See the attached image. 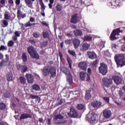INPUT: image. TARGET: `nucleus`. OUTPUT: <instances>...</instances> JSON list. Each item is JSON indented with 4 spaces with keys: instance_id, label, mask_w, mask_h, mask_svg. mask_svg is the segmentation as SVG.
I'll return each instance as SVG.
<instances>
[{
    "instance_id": "1",
    "label": "nucleus",
    "mask_w": 125,
    "mask_h": 125,
    "mask_svg": "<svg viewBox=\"0 0 125 125\" xmlns=\"http://www.w3.org/2000/svg\"><path fill=\"white\" fill-rule=\"evenodd\" d=\"M42 73L45 77L50 75V79H53L56 77V69L52 66H46L42 69Z\"/></svg>"
},
{
    "instance_id": "2",
    "label": "nucleus",
    "mask_w": 125,
    "mask_h": 125,
    "mask_svg": "<svg viewBox=\"0 0 125 125\" xmlns=\"http://www.w3.org/2000/svg\"><path fill=\"white\" fill-rule=\"evenodd\" d=\"M117 67H123L125 65V56L123 54H118L114 57Z\"/></svg>"
},
{
    "instance_id": "3",
    "label": "nucleus",
    "mask_w": 125,
    "mask_h": 125,
    "mask_svg": "<svg viewBox=\"0 0 125 125\" xmlns=\"http://www.w3.org/2000/svg\"><path fill=\"white\" fill-rule=\"evenodd\" d=\"M27 52H28L30 57L33 59L39 60L40 59V55L38 53L36 49L33 46H29L27 48Z\"/></svg>"
},
{
    "instance_id": "4",
    "label": "nucleus",
    "mask_w": 125,
    "mask_h": 125,
    "mask_svg": "<svg viewBox=\"0 0 125 125\" xmlns=\"http://www.w3.org/2000/svg\"><path fill=\"white\" fill-rule=\"evenodd\" d=\"M99 71L103 76H105L108 73V66L104 62H101L99 67Z\"/></svg>"
},
{
    "instance_id": "5",
    "label": "nucleus",
    "mask_w": 125,
    "mask_h": 125,
    "mask_svg": "<svg viewBox=\"0 0 125 125\" xmlns=\"http://www.w3.org/2000/svg\"><path fill=\"white\" fill-rule=\"evenodd\" d=\"M87 121L90 124V125H94L97 122L98 119V116L95 113L93 112L91 114L90 118L86 117Z\"/></svg>"
},
{
    "instance_id": "6",
    "label": "nucleus",
    "mask_w": 125,
    "mask_h": 125,
    "mask_svg": "<svg viewBox=\"0 0 125 125\" xmlns=\"http://www.w3.org/2000/svg\"><path fill=\"white\" fill-rule=\"evenodd\" d=\"M120 32V28L113 30L109 36L110 41H116L117 40L116 36H119Z\"/></svg>"
},
{
    "instance_id": "7",
    "label": "nucleus",
    "mask_w": 125,
    "mask_h": 125,
    "mask_svg": "<svg viewBox=\"0 0 125 125\" xmlns=\"http://www.w3.org/2000/svg\"><path fill=\"white\" fill-rule=\"evenodd\" d=\"M102 83L103 86L105 87H110L111 84L113 83V81L111 78H108L107 77H104L102 79Z\"/></svg>"
},
{
    "instance_id": "8",
    "label": "nucleus",
    "mask_w": 125,
    "mask_h": 125,
    "mask_svg": "<svg viewBox=\"0 0 125 125\" xmlns=\"http://www.w3.org/2000/svg\"><path fill=\"white\" fill-rule=\"evenodd\" d=\"M79 77L81 81H84V80H85V78L86 82H89V81H90V76L85 72L81 71L79 74Z\"/></svg>"
},
{
    "instance_id": "9",
    "label": "nucleus",
    "mask_w": 125,
    "mask_h": 125,
    "mask_svg": "<svg viewBox=\"0 0 125 125\" xmlns=\"http://www.w3.org/2000/svg\"><path fill=\"white\" fill-rule=\"evenodd\" d=\"M91 105L93 108L99 109L102 106V103L99 100H96L91 102Z\"/></svg>"
},
{
    "instance_id": "10",
    "label": "nucleus",
    "mask_w": 125,
    "mask_h": 125,
    "mask_svg": "<svg viewBox=\"0 0 125 125\" xmlns=\"http://www.w3.org/2000/svg\"><path fill=\"white\" fill-rule=\"evenodd\" d=\"M103 115L104 119L108 120L112 117V111H111L109 109H105L103 111Z\"/></svg>"
},
{
    "instance_id": "11",
    "label": "nucleus",
    "mask_w": 125,
    "mask_h": 125,
    "mask_svg": "<svg viewBox=\"0 0 125 125\" xmlns=\"http://www.w3.org/2000/svg\"><path fill=\"white\" fill-rule=\"evenodd\" d=\"M79 19H80L79 14L75 13L71 16L70 23H72V24H77L79 22Z\"/></svg>"
},
{
    "instance_id": "12",
    "label": "nucleus",
    "mask_w": 125,
    "mask_h": 125,
    "mask_svg": "<svg viewBox=\"0 0 125 125\" xmlns=\"http://www.w3.org/2000/svg\"><path fill=\"white\" fill-rule=\"evenodd\" d=\"M67 115L70 118H77V117H78V112H77V111H76L75 109L71 108Z\"/></svg>"
},
{
    "instance_id": "13",
    "label": "nucleus",
    "mask_w": 125,
    "mask_h": 125,
    "mask_svg": "<svg viewBox=\"0 0 125 125\" xmlns=\"http://www.w3.org/2000/svg\"><path fill=\"white\" fill-rule=\"evenodd\" d=\"M112 80L115 83H116V84H121V83L123 82V79H122V77L118 75H115L113 76Z\"/></svg>"
},
{
    "instance_id": "14",
    "label": "nucleus",
    "mask_w": 125,
    "mask_h": 125,
    "mask_svg": "<svg viewBox=\"0 0 125 125\" xmlns=\"http://www.w3.org/2000/svg\"><path fill=\"white\" fill-rule=\"evenodd\" d=\"M25 78L27 80V83H34V77L33 76V75L29 74H26L25 75Z\"/></svg>"
},
{
    "instance_id": "15",
    "label": "nucleus",
    "mask_w": 125,
    "mask_h": 125,
    "mask_svg": "<svg viewBox=\"0 0 125 125\" xmlns=\"http://www.w3.org/2000/svg\"><path fill=\"white\" fill-rule=\"evenodd\" d=\"M78 67L83 70V71H86V68L87 67V63L85 62H81L78 64Z\"/></svg>"
},
{
    "instance_id": "16",
    "label": "nucleus",
    "mask_w": 125,
    "mask_h": 125,
    "mask_svg": "<svg viewBox=\"0 0 125 125\" xmlns=\"http://www.w3.org/2000/svg\"><path fill=\"white\" fill-rule=\"evenodd\" d=\"M32 119V115L28 113H23L21 114V116L20 117V121H22V120H25L26 119Z\"/></svg>"
},
{
    "instance_id": "17",
    "label": "nucleus",
    "mask_w": 125,
    "mask_h": 125,
    "mask_svg": "<svg viewBox=\"0 0 125 125\" xmlns=\"http://www.w3.org/2000/svg\"><path fill=\"white\" fill-rule=\"evenodd\" d=\"M91 92V90H86V93L85 94L84 96V99L86 101H88V100H90L91 99V94L90 93Z\"/></svg>"
},
{
    "instance_id": "18",
    "label": "nucleus",
    "mask_w": 125,
    "mask_h": 125,
    "mask_svg": "<svg viewBox=\"0 0 125 125\" xmlns=\"http://www.w3.org/2000/svg\"><path fill=\"white\" fill-rule=\"evenodd\" d=\"M87 55L89 59H96V58H97V56L94 52L88 51L87 52Z\"/></svg>"
},
{
    "instance_id": "19",
    "label": "nucleus",
    "mask_w": 125,
    "mask_h": 125,
    "mask_svg": "<svg viewBox=\"0 0 125 125\" xmlns=\"http://www.w3.org/2000/svg\"><path fill=\"white\" fill-rule=\"evenodd\" d=\"M73 43L75 48H78L81 44V41L79 39H74L73 40Z\"/></svg>"
},
{
    "instance_id": "20",
    "label": "nucleus",
    "mask_w": 125,
    "mask_h": 125,
    "mask_svg": "<svg viewBox=\"0 0 125 125\" xmlns=\"http://www.w3.org/2000/svg\"><path fill=\"white\" fill-rule=\"evenodd\" d=\"M73 33L76 37H82L83 36V31L80 29L74 30Z\"/></svg>"
},
{
    "instance_id": "21",
    "label": "nucleus",
    "mask_w": 125,
    "mask_h": 125,
    "mask_svg": "<svg viewBox=\"0 0 125 125\" xmlns=\"http://www.w3.org/2000/svg\"><path fill=\"white\" fill-rule=\"evenodd\" d=\"M67 82L70 85L73 83V77L70 73L67 74Z\"/></svg>"
},
{
    "instance_id": "22",
    "label": "nucleus",
    "mask_w": 125,
    "mask_h": 125,
    "mask_svg": "<svg viewBox=\"0 0 125 125\" xmlns=\"http://www.w3.org/2000/svg\"><path fill=\"white\" fill-rule=\"evenodd\" d=\"M13 79V74L10 72L6 74V80L8 82H11Z\"/></svg>"
},
{
    "instance_id": "23",
    "label": "nucleus",
    "mask_w": 125,
    "mask_h": 125,
    "mask_svg": "<svg viewBox=\"0 0 125 125\" xmlns=\"http://www.w3.org/2000/svg\"><path fill=\"white\" fill-rule=\"evenodd\" d=\"M90 46V45H89V44L87 43H84L82 45L83 51H86V50H87L88 48H89Z\"/></svg>"
},
{
    "instance_id": "24",
    "label": "nucleus",
    "mask_w": 125,
    "mask_h": 125,
    "mask_svg": "<svg viewBox=\"0 0 125 125\" xmlns=\"http://www.w3.org/2000/svg\"><path fill=\"white\" fill-rule=\"evenodd\" d=\"M32 89L33 90H36V91H39V90H41V87H40V85L35 84L32 85Z\"/></svg>"
},
{
    "instance_id": "25",
    "label": "nucleus",
    "mask_w": 125,
    "mask_h": 125,
    "mask_svg": "<svg viewBox=\"0 0 125 125\" xmlns=\"http://www.w3.org/2000/svg\"><path fill=\"white\" fill-rule=\"evenodd\" d=\"M49 33L47 31H43L42 32V37L44 39H49Z\"/></svg>"
},
{
    "instance_id": "26",
    "label": "nucleus",
    "mask_w": 125,
    "mask_h": 125,
    "mask_svg": "<svg viewBox=\"0 0 125 125\" xmlns=\"http://www.w3.org/2000/svg\"><path fill=\"white\" fill-rule=\"evenodd\" d=\"M5 62L8 64V66H10V60H9V55L6 54L5 55Z\"/></svg>"
},
{
    "instance_id": "27",
    "label": "nucleus",
    "mask_w": 125,
    "mask_h": 125,
    "mask_svg": "<svg viewBox=\"0 0 125 125\" xmlns=\"http://www.w3.org/2000/svg\"><path fill=\"white\" fill-rule=\"evenodd\" d=\"M66 60L68 63L69 67L70 69H72V60L69 56H67L66 57Z\"/></svg>"
},
{
    "instance_id": "28",
    "label": "nucleus",
    "mask_w": 125,
    "mask_h": 125,
    "mask_svg": "<svg viewBox=\"0 0 125 125\" xmlns=\"http://www.w3.org/2000/svg\"><path fill=\"white\" fill-rule=\"evenodd\" d=\"M32 36L33 38H35V39H38V38H40L41 37V33L38 32H34L33 33Z\"/></svg>"
},
{
    "instance_id": "29",
    "label": "nucleus",
    "mask_w": 125,
    "mask_h": 125,
    "mask_svg": "<svg viewBox=\"0 0 125 125\" xmlns=\"http://www.w3.org/2000/svg\"><path fill=\"white\" fill-rule=\"evenodd\" d=\"M63 119H64V116L61 114H58L54 117V120L57 121V120H63Z\"/></svg>"
},
{
    "instance_id": "30",
    "label": "nucleus",
    "mask_w": 125,
    "mask_h": 125,
    "mask_svg": "<svg viewBox=\"0 0 125 125\" xmlns=\"http://www.w3.org/2000/svg\"><path fill=\"white\" fill-rule=\"evenodd\" d=\"M19 80H20L21 84H25V83H26V79H25V77L21 76L19 78Z\"/></svg>"
},
{
    "instance_id": "31",
    "label": "nucleus",
    "mask_w": 125,
    "mask_h": 125,
    "mask_svg": "<svg viewBox=\"0 0 125 125\" xmlns=\"http://www.w3.org/2000/svg\"><path fill=\"white\" fill-rule=\"evenodd\" d=\"M83 41L84 42H87V41H90L92 40V37L91 36H85L83 39Z\"/></svg>"
},
{
    "instance_id": "32",
    "label": "nucleus",
    "mask_w": 125,
    "mask_h": 125,
    "mask_svg": "<svg viewBox=\"0 0 125 125\" xmlns=\"http://www.w3.org/2000/svg\"><path fill=\"white\" fill-rule=\"evenodd\" d=\"M39 1H40V4L41 6V9H43L42 10V11L44 12L45 9V6H44V4L43 3L42 0H39Z\"/></svg>"
},
{
    "instance_id": "33",
    "label": "nucleus",
    "mask_w": 125,
    "mask_h": 125,
    "mask_svg": "<svg viewBox=\"0 0 125 125\" xmlns=\"http://www.w3.org/2000/svg\"><path fill=\"white\" fill-rule=\"evenodd\" d=\"M21 73H26V72L28 71V67H27V65H23L22 68H21Z\"/></svg>"
},
{
    "instance_id": "34",
    "label": "nucleus",
    "mask_w": 125,
    "mask_h": 125,
    "mask_svg": "<svg viewBox=\"0 0 125 125\" xmlns=\"http://www.w3.org/2000/svg\"><path fill=\"white\" fill-rule=\"evenodd\" d=\"M63 103V99L62 98H58L57 99V102L56 103L57 106H59Z\"/></svg>"
},
{
    "instance_id": "35",
    "label": "nucleus",
    "mask_w": 125,
    "mask_h": 125,
    "mask_svg": "<svg viewBox=\"0 0 125 125\" xmlns=\"http://www.w3.org/2000/svg\"><path fill=\"white\" fill-rule=\"evenodd\" d=\"M68 52L70 55L73 56V57H77V55L76 54V52L73 50H68Z\"/></svg>"
},
{
    "instance_id": "36",
    "label": "nucleus",
    "mask_w": 125,
    "mask_h": 125,
    "mask_svg": "<svg viewBox=\"0 0 125 125\" xmlns=\"http://www.w3.org/2000/svg\"><path fill=\"white\" fill-rule=\"evenodd\" d=\"M61 71L65 74V75H67L68 70V68H66L65 67H62L61 68Z\"/></svg>"
},
{
    "instance_id": "37",
    "label": "nucleus",
    "mask_w": 125,
    "mask_h": 125,
    "mask_svg": "<svg viewBox=\"0 0 125 125\" xmlns=\"http://www.w3.org/2000/svg\"><path fill=\"white\" fill-rule=\"evenodd\" d=\"M7 63H5V62L4 60H2V61L0 62V68H2V67L7 66Z\"/></svg>"
},
{
    "instance_id": "38",
    "label": "nucleus",
    "mask_w": 125,
    "mask_h": 125,
    "mask_svg": "<svg viewBox=\"0 0 125 125\" xmlns=\"http://www.w3.org/2000/svg\"><path fill=\"white\" fill-rule=\"evenodd\" d=\"M36 23H31L30 21L27 22V23H25L24 27L27 28V27H32V26H35Z\"/></svg>"
},
{
    "instance_id": "39",
    "label": "nucleus",
    "mask_w": 125,
    "mask_h": 125,
    "mask_svg": "<svg viewBox=\"0 0 125 125\" xmlns=\"http://www.w3.org/2000/svg\"><path fill=\"white\" fill-rule=\"evenodd\" d=\"M77 109H78V110H83V109H84V105L82 104H78L77 105Z\"/></svg>"
},
{
    "instance_id": "40",
    "label": "nucleus",
    "mask_w": 125,
    "mask_h": 125,
    "mask_svg": "<svg viewBox=\"0 0 125 125\" xmlns=\"http://www.w3.org/2000/svg\"><path fill=\"white\" fill-rule=\"evenodd\" d=\"M6 108V105L3 103H0V110H4Z\"/></svg>"
},
{
    "instance_id": "41",
    "label": "nucleus",
    "mask_w": 125,
    "mask_h": 125,
    "mask_svg": "<svg viewBox=\"0 0 125 125\" xmlns=\"http://www.w3.org/2000/svg\"><path fill=\"white\" fill-rule=\"evenodd\" d=\"M21 59L23 62H27V55L25 53H23L22 55Z\"/></svg>"
},
{
    "instance_id": "42",
    "label": "nucleus",
    "mask_w": 125,
    "mask_h": 125,
    "mask_svg": "<svg viewBox=\"0 0 125 125\" xmlns=\"http://www.w3.org/2000/svg\"><path fill=\"white\" fill-rule=\"evenodd\" d=\"M4 50H7V46L1 45L0 46V51H3Z\"/></svg>"
},
{
    "instance_id": "43",
    "label": "nucleus",
    "mask_w": 125,
    "mask_h": 125,
    "mask_svg": "<svg viewBox=\"0 0 125 125\" xmlns=\"http://www.w3.org/2000/svg\"><path fill=\"white\" fill-rule=\"evenodd\" d=\"M10 96V93L9 92H6L3 94L4 98H9Z\"/></svg>"
},
{
    "instance_id": "44",
    "label": "nucleus",
    "mask_w": 125,
    "mask_h": 125,
    "mask_svg": "<svg viewBox=\"0 0 125 125\" xmlns=\"http://www.w3.org/2000/svg\"><path fill=\"white\" fill-rule=\"evenodd\" d=\"M57 11H61L62 10V6L61 5L58 4L56 6Z\"/></svg>"
},
{
    "instance_id": "45",
    "label": "nucleus",
    "mask_w": 125,
    "mask_h": 125,
    "mask_svg": "<svg viewBox=\"0 0 125 125\" xmlns=\"http://www.w3.org/2000/svg\"><path fill=\"white\" fill-rule=\"evenodd\" d=\"M22 67H23V65H21V64H18L16 65L17 70L19 71H21Z\"/></svg>"
},
{
    "instance_id": "46",
    "label": "nucleus",
    "mask_w": 125,
    "mask_h": 125,
    "mask_svg": "<svg viewBox=\"0 0 125 125\" xmlns=\"http://www.w3.org/2000/svg\"><path fill=\"white\" fill-rule=\"evenodd\" d=\"M14 45V42L13 41H10L8 42L7 46L11 47Z\"/></svg>"
},
{
    "instance_id": "47",
    "label": "nucleus",
    "mask_w": 125,
    "mask_h": 125,
    "mask_svg": "<svg viewBox=\"0 0 125 125\" xmlns=\"http://www.w3.org/2000/svg\"><path fill=\"white\" fill-rule=\"evenodd\" d=\"M2 23L4 25V26H3L2 27H3L4 28L8 26V22H7V21L4 20L2 21Z\"/></svg>"
},
{
    "instance_id": "48",
    "label": "nucleus",
    "mask_w": 125,
    "mask_h": 125,
    "mask_svg": "<svg viewBox=\"0 0 125 125\" xmlns=\"http://www.w3.org/2000/svg\"><path fill=\"white\" fill-rule=\"evenodd\" d=\"M4 19H5V20H10V19H11V17L7 14H5L4 15Z\"/></svg>"
},
{
    "instance_id": "49",
    "label": "nucleus",
    "mask_w": 125,
    "mask_h": 125,
    "mask_svg": "<svg viewBox=\"0 0 125 125\" xmlns=\"http://www.w3.org/2000/svg\"><path fill=\"white\" fill-rule=\"evenodd\" d=\"M21 15H22V12H21V10H18L17 13V16L18 18H20V17H21Z\"/></svg>"
},
{
    "instance_id": "50",
    "label": "nucleus",
    "mask_w": 125,
    "mask_h": 125,
    "mask_svg": "<svg viewBox=\"0 0 125 125\" xmlns=\"http://www.w3.org/2000/svg\"><path fill=\"white\" fill-rule=\"evenodd\" d=\"M30 97L31 99H38V98H39V96L31 94Z\"/></svg>"
},
{
    "instance_id": "51",
    "label": "nucleus",
    "mask_w": 125,
    "mask_h": 125,
    "mask_svg": "<svg viewBox=\"0 0 125 125\" xmlns=\"http://www.w3.org/2000/svg\"><path fill=\"white\" fill-rule=\"evenodd\" d=\"M119 95L120 96V98L123 97L124 96V92L122 90H120L119 91Z\"/></svg>"
},
{
    "instance_id": "52",
    "label": "nucleus",
    "mask_w": 125,
    "mask_h": 125,
    "mask_svg": "<svg viewBox=\"0 0 125 125\" xmlns=\"http://www.w3.org/2000/svg\"><path fill=\"white\" fill-rule=\"evenodd\" d=\"M48 44V41H47L42 42V46H44V47L47 46Z\"/></svg>"
},
{
    "instance_id": "53",
    "label": "nucleus",
    "mask_w": 125,
    "mask_h": 125,
    "mask_svg": "<svg viewBox=\"0 0 125 125\" xmlns=\"http://www.w3.org/2000/svg\"><path fill=\"white\" fill-rule=\"evenodd\" d=\"M47 125H51V118H48L46 122Z\"/></svg>"
},
{
    "instance_id": "54",
    "label": "nucleus",
    "mask_w": 125,
    "mask_h": 125,
    "mask_svg": "<svg viewBox=\"0 0 125 125\" xmlns=\"http://www.w3.org/2000/svg\"><path fill=\"white\" fill-rule=\"evenodd\" d=\"M97 64H98V60H96L95 61H94L92 63V66H96V65H97Z\"/></svg>"
},
{
    "instance_id": "55",
    "label": "nucleus",
    "mask_w": 125,
    "mask_h": 125,
    "mask_svg": "<svg viewBox=\"0 0 125 125\" xmlns=\"http://www.w3.org/2000/svg\"><path fill=\"white\" fill-rule=\"evenodd\" d=\"M24 1L26 3V4H27L28 5L31 4L32 3V1L31 0H24Z\"/></svg>"
},
{
    "instance_id": "56",
    "label": "nucleus",
    "mask_w": 125,
    "mask_h": 125,
    "mask_svg": "<svg viewBox=\"0 0 125 125\" xmlns=\"http://www.w3.org/2000/svg\"><path fill=\"white\" fill-rule=\"evenodd\" d=\"M59 55L60 56V59L61 61H62V59H63V54L61 52H59Z\"/></svg>"
},
{
    "instance_id": "57",
    "label": "nucleus",
    "mask_w": 125,
    "mask_h": 125,
    "mask_svg": "<svg viewBox=\"0 0 125 125\" xmlns=\"http://www.w3.org/2000/svg\"><path fill=\"white\" fill-rule=\"evenodd\" d=\"M104 100L106 102H108L109 103V101H110V99L107 97L103 98Z\"/></svg>"
},
{
    "instance_id": "58",
    "label": "nucleus",
    "mask_w": 125,
    "mask_h": 125,
    "mask_svg": "<svg viewBox=\"0 0 125 125\" xmlns=\"http://www.w3.org/2000/svg\"><path fill=\"white\" fill-rule=\"evenodd\" d=\"M21 2V1L20 0H15V3H16V5H20Z\"/></svg>"
},
{
    "instance_id": "59",
    "label": "nucleus",
    "mask_w": 125,
    "mask_h": 125,
    "mask_svg": "<svg viewBox=\"0 0 125 125\" xmlns=\"http://www.w3.org/2000/svg\"><path fill=\"white\" fill-rule=\"evenodd\" d=\"M41 23L42 24V25L43 26H46V27H48V23H47L46 22H45V21H42Z\"/></svg>"
},
{
    "instance_id": "60",
    "label": "nucleus",
    "mask_w": 125,
    "mask_h": 125,
    "mask_svg": "<svg viewBox=\"0 0 125 125\" xmlns=\"http://www.w3.org/2000/svg\"><path fill=\"white\" fill-rule=\"evenodd\" d=\"M15 36H16L17 37H20V33H19V31H15Z\"/></svg>"
},
{
    "instance_id": "61",
    "label": "nucleus",
    "mask_w": 125,
    "mask_h": 125,
    "mask_svg": "<svg viewBox=\"0 0 125 125\" xmlns=\"http://www.w3.org/2000/svg\"><path fill=\"white\" fill-rule=\"evenodd\" d=\"M65 43H66V44H70V43H71V41L70 40H66L65 41Z\"/></svg>"
},
{
    "instance_id": "62",
    "label": "nucleus",
    "mask_w": 125,
    "mask_h": 125,
    "mask_svg": "<svg viewBox=\"0 0 125 125\" xmlns=\"http://www.w3.org/2000/svg\"><path fill=\"white\" fill-rule=\"evenodd\" d=\"M0 3L1 4H3V5H4V4H5V0H1Z\"/></svg>"
},
{
    "instance_id": "63",
    "label": "nucleus",
    "mask_w": 125,
    "mask_h": 125,
    "mask_svg": "<svg viewBox=\"0 0 125 125\" xmlns=\"http://www.w3.org/2000/svg\"><path fill=\"white\" fill-rule=\"evenodd\" d=\"M3 60V55L2 53L0 52V60Z\"/></svg>"
},
{
    "instance_id": "64",
    "label": "nucleus",
    "mask_w": 125,
    "mask_h": 125,
    "mask_svg": "<svg viewBox=\"0 0 125 125\" xmlns=\"http://www.w3.org/2000/svg\"><path fill=\"white\" fill-rule=\"evenodd\" d=\"M29 42L30 43H36V41H35L34 39L33 40H29Z\"/></svg>"
}]
</instances>
